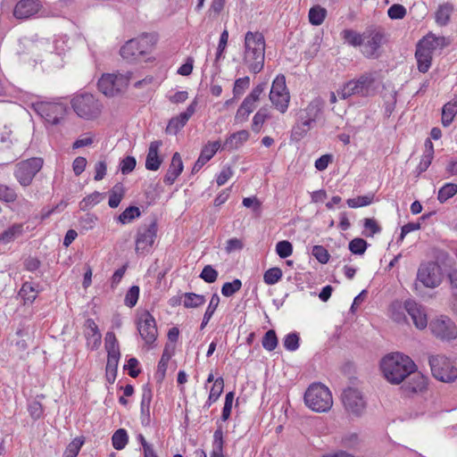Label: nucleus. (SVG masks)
Instances as JSON below:
<instances>
[{"label": "nucleus", "instance_id": "nucleus-1", "mask_svg": "<svg viewBox=\"0 0 457 457\" xmlns=\"http://www.w3.org/2000/svg\"><path fill=\"white\" fill-rule=\"evenodd\" d=\"M415 362L401 353L386 354L380 361V370L387 382L393 385L401 384L405 378L416 371Z\"/></svg>", "mask_w": 457, "mask_h": 457}, {"label": "nucleus", "instance_id": "nucleus-2", "mask_svg": "<svg viewBox=\"0 0 457 457\" xmlns=\"http://www.w3.org/2000/svg\"><path fill=\"white\" fill-rule=\"evenodd\" d=\"M265 39L259 31H247L245 35L243 63L247 70L257 74L264 67Z\"/></svg>", "mask_w": 457, "mask_h": 457}, {"label": "nucleus", "instance_id": "nucleus-3", "mask_svg": "<svg viewBox=\"0 0 457 457\" xmlns=\"http://www.w3.org/2000/svg\"><path fill=\"white\" fill-rule=\"evenodd\" d=\"M376 78L372 72H365L356 79L346 82L337 95L341 99H347L351 96L369 97L376 91Z\"/></svg>", "mask_w": 457, "mask_h": 457}, {"label": "nucleus", "instance_id": "nucleus-4", "mask_svg": "<svg viewBox=\"0 0 457 457\" xmlns=\"http://www.w3.org/2000/svg\"><path fill=\"white\" fill-rule=\"evenodd\" d=\"M156 42V37L152 34H142L137 38H132L126 42L120 48L121 57L129 62L139 60L147 55Z\"/></svg>", "mask_w": 457, "mask_h": 457}, {"label": "nucleus", "instance_id": "nucleus-5", "mask_svg": "<svg viewBox=\"0 0 457 457\" xmlns=\"http://www.w3.org/2000/svg\"><path fill=\"white\" fill-rule=\"evenodd\" d=\"M304 403L306 406L316 412H326L333 405V398L329 389L320 384L313 383L304 394Z\"/></svg>", "mask_w": 457, "mask_h": 457}, {"label": "nucleus", "instance_id": "nucleus-6", "mask_svg": "<svg viewBox=\"0 0 457 457\" xmlns=\"http://www.w3.org/2000/svg\"><path fill=\"white\" fill-rule=\"evenodd\" d=\"M71 106L79 118L87 120L97 119L103 110L102 104L91 94L76 96L71 101Z\"/></svg>", "mask_w": 457, "mask_h": 457}, {"label": "nucleus", "instance_id": "nucleus-7", "mask_svg": "<svg viewBox=\"0 0 457 457\" xmlns=\"http://www.w3.org/2000/svg\"><path fill=\"white\" fill-rule=\"evenodd\" d=\"M428 363L435 378L445 383L453 382L457 378V368L445 355H429Z\"/></svg>", "mask_w": 457, "mask_h": 457}, {"label": "nucleus", "instance_id": "nucleus-8", "mask_svg": "<svg viewBox=\"0 0 457 457\" xmlns=\"http://www.w3.org/2000/svg\"><path fill=\"white\" fill-rule=\"evenodd\" d=\"M104 347L107 352L106 378L112 383L116 378L118 363L120 357V345L113 332L108 331L104 338Z\"/></svg>", "mask_w": 457, "mask_h": 457}, {"label": "nucleus", "instance_id": "nucleus-9", "mask_svg": "<svg viewBox=\"0 0 457 457\" xmlns=\"http://www.w3.org/2000/svg\"><path fill=\"white\" fill-rule=\"evenodd\" d=\"M131 76V72L104 74L98 80V89L106 96H114L127 87Z\"/></svg>", "mask_w": 457, "mask_h": 457}, {"label": "nucleus", "instance_id": "nucleus-10", "mask_svg": "<svg viewBox=\"0 0 457 457\" xmlns=\"http://www.w3.org/2000/svg\"><path fill=\"white\" fill-rule=\"evenodd\" d=\"M269 97L273 106L278 112L285 113L287 111L290 95L284 75L279 74L274 79Z\"/></svg>", "mask_w": 457, "mask_h": 457}, {"label": "nucleus", "instance_id": "nucleus-11", "mask_svg": "<svg viewBox=\"0 0 457 457\" xmlns=\"http://www.w3.org/2000/svg\"><path fill=\"white\" fill-rule=\"evenodd\" d=\"M417 280L427 288H436L443 280L441 266L436 262L421 263L417 271Z\"/></svg>", "mask_w": 457, "mask_h": 457}, {"label": "nucleus", "instance_id": "nucleus-12", "mask_svg": "<svg viewBox=\"0 0 457 457\" xmlns=\"http://www.w3.org/2000/svg\"><path fill=\"white\" fill-rule=\"evenodd\" d=\"M43 166V159L38 157L29 158L16 164L14 177L18 182L28 187L31 184L36 174Z\"/></svg>", "mask_w": 457, "mask_h": 457}, {"label": "nucleus", "instance_id": "nucleus-13", "mask_svg": "<svg viewBox=\"0 0 457 457\" xmlns=\"http://www.w3.org/2000/svg\"><path fill=\"white\" fill-rule=\"evenodd\" d=\"M34 111L47 123L56 125L66 113L64 104L57 102L41 101L33 104Z\"/></svg>", "mask_w": 457, "mask_h": 457}, {"label": "nucleus", "instance_id": "nucleus-14", "mask_svg": "<svg viewBox=\"0 0 457 457\" xmlns=\"http://www.w3.org/2000/svg\"><path fill=\"white\" fill-rule=\"evenodd\" d=\"M342 402L346 411L354 416H361L366 409V401L357 388L347 387L342 393Z\"/></svg>", "mask_w": 457, "mask_h": 457}, {"label": "nucleus", "instance_id": "nucleus-15", "mask_svg": "<svg viewBox=\"0 0 457 457\" xmlns=\"http://www.w3.org/2000/svg\"><path fill=\"white\" fill-rule=\"evenodd\" d=\"M157 234V223L152 221L148 225H143L137 229L136 238V252L137 253H148L152 248Z\"/></svg>", "mask_w": 457, "mask_h": 457}, {"label": "nucleus", "instance_id": "nucleus-16", "mask_svg": "<svg viewBox=\"0 0 457 457\" xmlns=\"http://www.w3.org/2000/svg\"><path fill=\"white\" fill-rule=\"evenodd\" d=\"M432 334L441 340H452L457 337V328L446 316L433 320L429 324Z\"/></svg>", "mask_w": 457, "mask_h": 457}, {"label": "nucleus", "instance_id": "nucleus-17", "mask_svg": "<svg viewBox=\"0 0 457 457\" xmlns=\"http://www.w3.org/2000/svg\"><path fill=\"white\" fill-rule=\"evenodd\" d=\"M137 327L140 337L146 345H152L156 340V322L154 318L147 311L138 315Z\"/></svg>", "mask_w": 457, "mask_h": 457}, {"label": "nucleus", "instance_id": "nucleus-18", "mask_svg": "<svg viewBox=\"0 0 457 457\" xmlns=\"http://www.w3.org/2000/svg\"><path fill=\"white\" fill-rule=\"evenodd\" d=\"M361 52L368 58L378 57V51L384 43V33L380 29H368L363 32Z\"/></svg>", "mask_w": 457, "mask_h": 457}, {"label": "nucleus", "instance_id": "nucleus-19", "mask_svg": "<svg viewBox=\"0 0 457 457\" xmlns=\"http://www.w3.org/2000/svg\"><path fill=\"white\" fill-rule=\"evenodd\" d=\"M407 313L412 320L414 326L422 330L428 326V315L424 306L414 300H406Z\"/></svg>", "mask_w": 457, "mask_h": 457}, {"label": "nucleus", "instance_id": "nucleus-20", "mask_svg": "<svg viewBox=\"0 0 457 457\" xmlns=\"http://www.w3.org/2000/svg\"><path fill=\"white\" fill-rule=\"evenodd\" d=\"M197 105V101L194 100L187 108V110L181 112L177 117L170 120L166 132L168 134L176 135L188 121L191 116L195 113Z\"/></svg>", "mask_w": 457, "mask_h": 457}, {"label": "nucleus", "instance_id": "nucleus-21", "mask_svg": "<svg viewBox=\"0 0 457 457\" xmlns=\"http://www.w3.org/2000/svg\"><path fill=\"white\" fill-rule=\"evenodd\" d=\"M40 8L41 3L38 0H20L14 6L13 16L26 20L37 14Z\"/></svg>", "mask_w": 457, "mask_h": 457}, {"label": "nucleus", "instance_id": "nucleus-22", "mask_svg": "<svg viewBox=\"0 0 457 457\" xmlns=\"http://www.w3.org/2000/svg\"><path fill=\"white\" fill-rule=\"evenodd\" d=\"M429 41L428 39H420L417 45V49L415 53V56L418 62V69L420 72H427L432 62L433 53L428 49Z\"/></svg>", "mask_w": 457, "mask_h": 457}, {"label": "nucleus", "instance_id": "nucleus-23", "mask_svg": "<svg viewBox=\"0 0 457 457\" xmlns=\"http://www.w3.org/2000/svg\"><path fill=\"white\" fill-rule=\"evenodd\" d=\"M84 336L87 340V346L90 350H96L101 345L102 336L97 325L92 319H87L84 324Z\"/></svg>", "mask_w": 457, "mask_h": 457}, {"label": "nucleus", "instance_id": "nucleus-24", "mask_svg": "<svg viewBox=\"0 0 457 457\" xmlns=\"http://www.w3.org/2000/svg\"><path fill=\"white\" fill-rule=\"evenodd\" d=\"M162 145V142L161 140H154L150 143L145 159L146 170L155 171L161 167L162 158L159 156V149Z\"/></svg>", "mask_w": 457, "mask_h": 457}, {"label": "nucleus", "instance_id": "nucleus-25", "mask_svg": "<svg viewBox=\"0 0 457 457\" xmlns=\"http://www.w3.org/2000/svg\"><path fill=\"white\" fill-rule=\"evenodd\" d=\"M220 147V143L219 141L209 142L207 145H205L203 147L198 159L193 166L192 172H198L202 167L213 157Z\"/></svg>", "mask_w": 457, "mask_h": 457}, {"label": "nucleus", "instance_id": "nucleus-26", "mask_svg": "<svg viewBox=\"0 0 457 457\" xmlns=\"http://www.w3.org/2000/svg\"><path fill=\"white\" fill-rule=\"evenodd\" d=\"M183 169L184 165L181 156L179 153H175L172 155L171 162L167 170V173L163 178V182L166 185H172L176 181L178 177L181 174Z\"/></svg>", "mask_w": 457, "mask_h": 457}, {"label": "nucleus", "instance_id": "nucleus-27", "mask_svg": "<svg viewBox=\"0 0 457 457\" xmlns=\"http://www.w3.org/2000/svg\"><path fill=\"white\" fill-rule=\"evenodd\" d=\"M153 397L152 390L145 386L142 389V398L140 403L141 422L146 426L150 423V404Z\"/></svg>", "mask_w": 457, "mask_h": 457}, {"label": "nucleus", "instance_id": "nucleus-28", "mask_svg": "<svg viewBox=\"0 0 457 457\" xmlns=\"http://www.w3.org/2000/svg\"><path fill=\"white\" fill-rule=\"evenodd\" d=\"M249 132L245 129L232 133L226 138L223 148L228 150L237 149L249 139Z\"/></svg>", "mask_w": 457, "mask_h": 457}, {"label": "nucleus", "instance_id": "nucleus-29", "mask_svg": "<svg viewBox=\"0 0 457 457\" xmlns=\"http://www.w3.org/2000/svg\"><path fill=\"white\" fill-rule=\"evenodd\" d=\"M409 380L405 383L404 386L407 391L417 393L422 392L427 386V378L420 373L415 371L409 376Z\"/></svg>", "mask_w": 457, "mask_h": 457}, {"label": "nucleus", "instance_id": "nucleus-30", "mask_svg": "<svg viewBox=\"0 0 457 457\" xmlns=\"http://www.w3.org/2000/svg\"><path fill=\"white\" fill-rule=\"evenodd\" d=\"M23 233V224L15 223L0 234V245H7L21 237Z\"/></svg>", "mask_w": 457, "mask_h": 457}, {"label": "nucleus", "instance_id": "nucleus-31", "mask_svg": "<svg viewBox=\"0 0 457 457\" xmlns=\"http://www.w3.org/2000/svg\"><path fill=\"white\" fill-rule=\"evenodd\" d=\"M422 39H428L429 43L428 49L430 50L433 54L436 52L442 51L445 46L450 45V39L443 37V36H436L433 33H428Z\"/></svg>", "mask_w": 457, "mask_h": 457}, {"label": "nucleus", "instance_id": "nucleus-32", "mask_svg": "<svg viewBox=\"0 0 457 457\" xmlns=\"http://www.w3.org/2000/svg\"><path fill=\"white\" fill-rule=\"evenodd\" d=\"M434 158V146L429 139L426 140L425 150L421 156L420 162L417 166L418 174L426 171L432 162Z\"/></svg>", "mask_w": 457, "mask_h": 457}, {"label": "nucleus", "instance_id": "nucleus-33", "mask_svg": "<svg viewBox=\"0 0 457 457\" xmlns=\"http://www.w3.org/2000/svg\"><path fill=\"white\" fill-rule=\"evenodd\" d=\"M390 317L391 319L397 322V323H406V313H407V308H406V301L404 303L401 302H394L390 305Z\"/></svg>", "mask_w": 457, "mask_h": 457}, {"label": "nucleus", "instance_id": "nucleus-34", "mask_svg": "<svg viewBox=\"0 0 457 457\" xmlns=\"http://www.w3.org/2000/svg\"><path fill=\"white\" fill-rule=\"evenodd\" d=\"M453 12V5L451 3L440 4L435 13L436 22L439 26H445L450 21L451 15Z\"/></svg>", "mask_w": 457, "mask_h": 457}, {"label": "nucleus", "instance_id": "nucleus-35", "mask_svg": "<svg viewBox=\"0 0 457 457\" xmlns=\"http://www.w3.org/2000/svg\"><path fill=\"white\" fill-rule=\"evenodd\" d=\"M457 113V96L450 102L446 103L442 110V124L448 127L453 120Z\"/></svg>", "mask_w": 457, "mask_h": 457}, {"label": "nucleus", "instance_id": "nucleus-36", "mask_svg": "<svg viewBox=\"0 0 457 457\" xmlns=\"http://www.w3.org/2000/svg\"><path fill=\"white\" fill-rule=\"evenodd\" d=\"M38 292L37 287L29 282H25L19 291V295L22 298L24 304H30L36 300Z\"/></svg>", "mask_w": 457, "mask_h": 457}, {"label": "nucleus", "instance_id": "nucleus-37", "mask_svg": "<svg viewBox=\"0 0 457 457\" xmlns=\"http://www.w3.org/2000/svg\"><path fill=\"white\" fill-rule=\"evenodd\" d=\"M256 104L244 99L239 108L237 111L235 120L237 122H245L248 120L250 113L255 109Z\"/></svg>", "mask_w": 457, "mask_h": 457}, {"label": "nucleus", "instance_id": "nucleus-38", "mask_svg": "<svg viewBox=\"0 0 457 457\" xmlns=\"http://www.w3.org/2000/svg\"><path fill=\"white\" fill-rule=\"evenodd\" d=\"M104 199V194H102L100 192H97V191H95L92 194H90V195H87L86 197H84L80 201L79 207H80L81 210L86 211V210L91 209L95 205L98 204Z\"/></svg>", "mask_w": 457, "mask_h": 457}, {"label": "nucleus", "instance_id": "nucleus-39", "mask_svg": "<svg viewBox=\"0 0 457 457\" xmlns=\"http://www.w3.org/2000/svg\"><path fill=\"white\" fill-rule=\"evenodd\" d=\"M342 38L345 43L352 46H361L363 43V33L360 34L353 29H344L341 33Z\"/></svg>", "mask_w": 457, "mask_h": 457}, {"label": "nucleus", "instance_id": "nucleus-40", "mask_svg": "<svg viewBox=\"0 0 457 457\" xmlns=\"http://www.w3.org/2000/svg\"><path fill=\"white\" fill-rule=\"evenodd\" d=\"M224 388V381L222 378H218L214 380V383L210 390V394L208 396V400L206 402V405L210 407L213 403H215L220 395L223 392Z\"/></svg>", "mask_w": 457, "mask_h": 457}, {"label": "nucleus", "instance_id": "nucleus-41", "mask_svg": "<svg viewBox=\"0 0 457 457\" xmlns=\"http://www.w3.org/2000/svg\"><path fill=\"white\" fill-rule=\"evenodd\" d=\"M205 303V297L203 295L195 293L183 294V305L186 308H196Z\"/></svg>", "mask_w": 457, "mask_h": 457}, {"label": "nucleus", "instance_id": "nucleus-42", "mask_svg": "<svg viewBox=\"0 0 457 457\" xmlns=\"http://www.w3.org/2000/svg\"><path fill=\"white\" fill-rule=\"evenodd\" d=\"M223 434L220 429H217L213 434L212 451L211 457H224L223 454Z\"/></svg>", "mask_w": 457, "mask_h": 457}, {"label": "nucleus", "instance_id": "nucleus-43", "mask_svg": "<svg viewBox=\"0 0 457 457\" xmlns=\"http://www.w3.org/2000/svg\"><path fill=\"white\" fill-rule=\"evenodd\" d=\"M270 118V112L267 108H261L253 116L252 122V129L255 133H259L267 119Z\"/></svg>", "mask_w": 457, "mask_h": 457}, {"label": "nucleus", "instance_id": "nucleus-44", "mask_svg": "<svg viewBox=\"0 0 457 457\" xmlns=\"http://www.w3.org/2000/svg\"><path fill=\"white\" fill-rule=\"evenodd\" d=\"M327 15V10L320 5L313 6L309 11V21L312 25H320Z\"/></svg>", "mask_w": 457, "mask_h": 457}, {"label": "nucleus", "instance_id": "nucleus-45", "mask_svg": "<svg viewBox=\"0 0 457 457\" xmlns=\"http://www.w3.org/2000/svg\"><path fill=\"white\" fill-rule=\"evenodd\" d=\"M141 212L138 207L129 206L126 208L119 216L118 221L121 224H128L140 216Z\"/></svg>", "mask_w": 457, "mask_h": 457}, {"label": "nucleus", "instance_id": "nucleus-46", "mask_svg": "<svg viewBox=\"0 0 457 457\" xmlns=\"http://www.w3.org/2000/svg\"><path fill=\"white\" fill-rule=\"evenodd\" d=\"M108 204L111 208H116L120 204L123 195L124 190L123 187L120 184H116L112 190L110 191Z\"/></svg>", "mask_w": 457, "mask_h": 457}, {"label": "nucleus", "instance_id": "nucleus-47", "mask_svg": "<svg viewBox=\"0 0 457 457\" xmlns=\"http://www.w3.org/2000/svg\"><path fill=\"white\" fill-rule=\"evenodd\" d=\"M457 194V185L453 183L445 184L438 191L437 200L445 203L448 199Z\"/></svg>", "mask_w": 457, "mask_h": 457}, {"label": "nucleus", "instance_id": "nucleus-48", "mask_svg": "<svg viewBox=\"0 0 457 457\" xmlns=\"http://www.w3.org/2000/svg\"><path fill=\"white\" fill-rule=\"evenodd\" d=\"M220 303V297L217 294L212 295L209 305L204 312L202 323H201V328H204L208 322L210 321L211 318L212 317L214 312L216 311L218 305Z\"/></svg>", "mask_w": 457, "mask_h": 457}, {"label": "nucleus", "instance_id": "nucleus-49", "mask_svg": "<svg viewBox=\"0 0 457 457\" xmlns=\"http://www.w3.org/2000/svg\"><path fill=\"white\" fill-rule=\"evenodd\" d=\"M316 120H312L311 118H307L306 116H302L299 114L298 116V122L296 126L295 127V133L303 137L305 135L312 127V124Z\"/></svg>", "mask_w": 457, "mask_h": 457}, {"label": "nucleus", "instance_id": "nucleus-50", "mask_svg": "<svg viewBox=\"0 0 457 457\" xmlns=\"http://www.w3.org/2000/svg\"><path fill=\"white\" fill-rule=\"evenodd\" d=\"M128 434L125 429L120 428L113 434L112 437V446L116 450H122L128 444Z\"/></svg>", "mask_w": 457, "mask_h": 457}, {"label": "nucleus", "instance_id": "nucleus-51", "mask_svg": "<svg viewBox=\"0 0 457 457\" xmlns=\"http://www.w3.org/2000/svg\"><path fill=\"white\" fill-rule=\"evenodd\" d=\"M373 199L374 195L370 194L366 195L357 196L355 198H350L347 200L346 203L350 208H359L371 204Z\"/></svg>", "mask_w": 457, "mask_h": 457}, {"label": "nucleus", "instance_id": "nucleus-52", "mask_svg": "<svg viewBox=\"0 0 457 457\" xmlns=\"http://www.w3.org/2000/svg\"><path fill=\"white\" fill-rule=\"evenodd\" d=\"M368 243L363 238L356 237L349 242L350 252L356 255H362L367 250Z\"/></svg>", "mask_w": 457, "mask_h": 457}, {"label": "nucleus", "instance_id": "nucleus-53", "mask_svg": "<svg viewBox=\"0 0 457 457\" xmlns=\"http://www.w3.org/2000/svg\"><path fill=\"white\" fill-rule=\"evenodd\" d=\"M84 440L81 437L74 438L66 447L62 457H77Z\"/></svg>", "mask_w": 457, "mask_h": 457}, {"label": "nucleus", "instance_id": "nucleus-54", "mask_svg": "<svg viewBox=\"0 0 457 457\" xmlns=\"http://www.w3.org/2000/svg\"><path fill=\"white\" fill-rule=\"evenodd\" d=\"M262 346L267 351H273L278 345V337L273 329L268 330L262 340Z\"/></svg>", "mask_w": 457, "mask_h": 457}, {"label": "nucleus", "instance_id": "nucleus-55", "mask_svg": "<svg viewBox=\"0 0 457 457\" xmlns=\"http://www.w3.org/2000/svg\"><path fill=\"white\" fill-rule=\"evenodd\" d=\"M282 275V270L279 268H270L265 271L263 280L267 285H274L281 279Z\"/></svg>", "mask_w": 457, "mask_h": 457}, {"label": "nucleus", "instance_id": "nucleus-56", "mask_svg": "<svg viewBox=\"0 0 457 457\" xmlns=\"http://www.w3.org/2000/svg\"><path fill=\"white\" fill-rule=\"evenodd\" d=\"M241 287V280L238 278H235L231 282H226L223 284L221 287V294L226 297L232 296L234 294L240 290Z\"/></svg>", "mask_w": 457, "mask_h": 457}, {"label": "nucleus", "instance_id": "nucleus-57", "mask_svg": "<svg viewBox=\"0 0 457 457\" xmlns=\"http://www.w3.org/2000/svg\"><path fill=\"white\" fill-rule=\"evenodd\" d=\"M276 253L280 258L286 259L293 253V245L287 240L279 241L276 245Z\"/></svg>", "mask_w": 457, "mask_h": 457}, {"label": "nucleus", "instance_id": "nucleus-58", "mask_svg": "<svg viewBox=\"0 0 457 457\" xmlns=\"http://www.w3.org/2000/svg\"><path fill=\"white\" fill-rule=\"evenodd\" d=\"M12 143V130L7 126H3L0 128V151L9 148Z\"/></svg>", "mask_w": 457, "mask_h": 457}, {"label": "nucleus", "instance_id": "nucleus-59", "mask_svg": "<svg viewBox=\"0 0 457 457\" xmlns=\"http://www.w3.org/2000/svg\"><path fill=\"white\" fill-rule=\"evenodd\" d=\"M284 347L290 352L299 348V336L296 333H289L283 339Z\"/></svg>", "mask_w": 457, "mask_h": 457}, {"label": "nucleus", "instance_id": "nucleus-60", "mask_svg": "<svg viewBox=\"0 0 457 457\" xmlns=\"http://www.w3.org/2000/svg\"><path fill=\"white\" fill-rule=\"evenodd\" d=\"M139 287L137 286H132L127 292L124 299L125 305L128 307H134L138 300Z\"/></svg>", "mask_w": 457, "mask_h": 457}, {"label": "nucleus", "instance_id": "nucleus-61", "mask_svg": "<svg viewBox=\"0 0 457 457\" xmlns=\"http://www.w3.org/2000/svg\"><path fill=\"white\" fill-rule=\"evenodd\" d=\"M249 86H250V78L248 76L236 79L234 87H233L234 96L237 97V96L243 95L245 90L246 88H248Z\"/></svg>", "mask_w": 457, "mask_h": 457}, {"label": "nucleus", "instance_id": "nucleus-62", "mask_svg": "<svg viewBox=\"0 0 457 457\" xmlns=\"http://www.w3.org/2000/svg\"><path fill=\"white\" fill-rule=\"evenodd\" d=\"M17 199L14 189L0 183V200L13 203Z\"/></svg>", "mask_w": 457, "mask_h": 457}, {"label": "nucleus", "instance_id": "nucleus-63", "mask_svg": "<svg viewBox=\"0 0 457 457\" xmlns=\"http://www.w3.org/2000/svg\"><path fill=\"white\" fill-rule=\"evenodd\" d=\"M200 278L207 283H213L218 278V271L212 265L204 267Z\"/></svg>", "mask_w": 457, "mask_h": 457}, {"label": "nucleus", "instance_id": "nucleus-64", "mask_svg": "<svg viewBox=\"0 0 457 457\" xmlns=\"http://www.w3.org/2000/svg\"><path fill=\"white\" fill-rule=\"evenodd\" d=\"M312 253L322 264L327 263L329 260V253L322 245L313 246Z\"/></svg>", "mask_w": 457, "mask_h": 457}]
</instances>
